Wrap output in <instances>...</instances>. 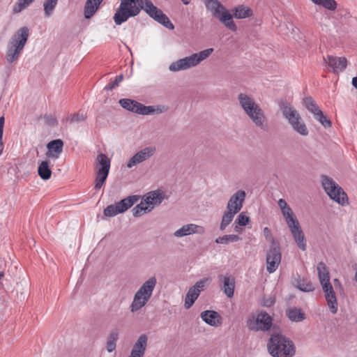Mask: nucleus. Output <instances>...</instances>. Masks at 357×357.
<instances>
[{
  "label": "nucleus",
  "instance_id": "obj_36",
  "mask_svg": "<svg viewBox=\"0 0 357 357\" xmlns=\"http://www.w3.org/2000/svg\"><path fill=\"white\" fill-rule=\"evenodd\" d=\"M118 337L119 332L117 330H114L109 333L106 346L108 352H112L115 350L116 346V342L118 340Z\"/></svg>",
  "mask_w": 357,
  "mask_h": 357
},
{
  "label": "nucleus",
  "instance_id": "obj_15",
  "mask_svg": "<svg viewBox=\"0 0 357 357\" xmlns=\"http://www.w3.org/2000/svg\"><path fill=\"white\" fill-rule=\"evenodd\" d=\"M281 261V253L279 248H273L266 255V269L269 273H274Z\"/></svg>",
  "mask_w": 357,
  "mask_h": 357
},
{
  "label": "nucleus",
  "instance_id": "obj_19",
  "mask_svg": "<svg viewBox=\"0 0 357 357\" xmlns=\"http://www.w3.org/2000/svg\"><path fill=\"white\" fill-rule=\"evenodd\" d=\"M245 192L243 190H238L229 199L227 210L238 213L243 207V204L245 198Z\"/></svg>",
  "mask_w": 357,
  "mask_h": 357
},
{
  "label": "nucleus",
  "instance_id": "obj_32",
  "mask_svg": "<svg viewBox=\"0 0 357 357\" xmlns=\"http://www.w3.org/2000/svg\"><path fill=\"white\" fill-rule=\"evenodd\" d=\"M100 5L91 0H86L84 8V17L91 19L98 10Z\"/></svg>",
  "mask_w": 357,
  "mask_h": 357
},
{
  "label": "nucleus",
  "instance_id": "obj_1",
  "mask_svg": "<svg viewBox=\"0 0 357 357\" xmlns=\"http://www.w3.org/2000/svg\"><path fill=\"white\" fill-rule=\"evenodd\" d=\"M240 105L256 126L266 130L267 125L263 110L254 99L245 93H240L238 97Z\"/></svg>",
  "mask_w": 357,
  "mask_h": 357
},
{
  "label": "nucleus",
  "instance_id": "obj_34",
  "mask_svg": "<svg viewBox=\"0 0 357 357\" xmlns=\"http://www.w3.org/2000/svg\"><path fill=\"white\" fill-rule=\"evenodd\" d=\"M288 318L295 322H300L305 319V314L300 308L292 307L287 311Z\"/></svg>",
  "mask_w": 357,
  "mask_h": 357
},
{
  "label": "nucleus",
  "instance_id": "obj_49",
  "mask_svg": "<svg viewBox=\"0 0 357 357\" xmlns=\"http://www.w3.org/2000/svg\"><path fill=\"white\" fill-rule=\"evenodd\" d=\"M263 233L267 240H270L272 238L271 231L268 227L264 228Z\"/></svg>",
  "mask_w": 357,
  "mask_h": 357
},
{
  "label": "nucleus",
  "instance_id": "obj_18",
  "mask_svg": "<svg viewBox=\"0 0 357 357\" xmlns=\"http://www.w3.org/2000/svg\"><path fill=\"white\" fill-rule=\"evenodd\" d=\"M288 227L297 246L303 251L306 250L307 245L305 235L298 221L288 225Z\"/></svg>",
  "mask_w": 357,
  "mask_h": 357
},
{
  "label": "nucleus",
  "instance_id": "obj_4",
  "mask_svg": "<svg viewBox=\"0 0 357 357\" xmlns=\"http://www.w3.org/2000/svg\"><path fill=\"white\" fill-rule=\"evenodd\" d=\"M213 52V48H208L180 59L172 62L169 66V70L172 72H178L195 67L209 57Z\"/></svg>",
  "mask_w": 357,
  "mask_h": 357
},
{
  "label": "nucleus",
  "instance_id": "obj_5",
  "mask_svg": "<svg viewBox=\"0 0 357 357\" xmlns=\"http://www.w3.org/2000/svg\"><path fill=\"white\" fill-rule=\"evenodd\" d=\"M157 279L155 276L146 280L134 295L133 301L130 305V311L135 312L142 309L150 300L153 291L156 286Z\"/></svg>",
  "mask_w": 357,
  "mask_h": 357
},
{
  "label": "nucleus",
  "instance_id": "obj_44",
  "mask_svg": "<svg viewBox=\"0 0 357 357\" xmlns=\"http://www.w3.org/2000/svg\"><path fill=\"white\" fill-rule=\"evenodd\" d=\"M314 117L325 128H329L331 126V121L327 119L321 110L318 113H316Z\"/></svg>",
  "mask_w": 357,
  "mask_h": 357
},
{
  "label": "nucleus",
  "instance_id": "obj_37",
  "mask_svg": "<svg viewBox=\"0 0 357 357\" xmlns=\"http://www.w3.org/2000/svg\"><path fill=\"white\" fill-rule=\"evenodd\" d=\"M303 102L305 108L314 116L316 113L321 111L315 101L311 97H305Z\"/></svg>",
  "mask_w": 357,
  "mask_h": 357
},
{
  "label": "nucleus",
  "instance_id": "obj_7",
  "mask_svg": "<svg viewBox=\"0 0 357 357\" xmlns=\"http://www.w3.org/2000/svg\"><path fill=\"white\" fill-rule=\"evenodd\" d=\"M283 116L287 120L293 130L302 136L308 135V129L298 111L289 103L280 105Z\"/></svg>",
  "mask_w": 357,
  "mask_h": 357
},
{
  "label": "nucleus",
  "instance_id": "obj_51",
  "mask_svg": "<svg viewBox=\"0 0 357 357\" xmlns=\"http://www.w3.org/2000/svg\"><path fill=\"white\" fill-rule=\"evenodd\" d=\"M275 303V300L272 298H269L264 301L263 305L266 307H271Z\"/></svg>",
  "mask_w": 357,
  "mask_h": 357
},
{
  "label": "nucleus",
  "instance_id": "obj_21",
  "mask_svg": "<svg viewBox=\"0 0 357 357\" xmlns=\"http://www.w3.org/2000/svg\"><path fill=\"white\" fill-rule=\"evenodd\" d=\"M321 287L330 311L333 314H336L337 311V302L335 293L331 283L322 285Z\"/></svg>",
  "mask_w": 357,
  "mask_h": 357
},
{
  "label": "nucleus",
  "instance_id": "obj_50",
  "mask_svg": "<svg viewBox=\"0 0 357 357\" xmlns=\"http://www.w3.org/2000/svg\"><path fill=\"white\" fill-rule=\"evenodd\" d=\"M104 184L105 183L103 181L98 180L97 178H96L94 186L96 190L100 189L104 185Z\"/></svg>",
  "mask_w": 357,
  "mask_h": 357
},
{
  "label": "nucleus",
  "instance_id": "obj_42",
  "mask_svg": "<svg viewBox=\"0 0 357 357\" xmlns=\"http://www.w3.org/2000/svg\"><path fill=\"white\" fill-rule=\"evenodd\" d=\"M35 0H18L13 6V12L18 13L29 7Z\"/></svg>",
  "mask_w": 357,
  "mask_h": 357
},
{
  "label": "nucleus",
  "instance_id": "obj_47",
  "mask_svg": "<svg viewBox=\"0 0 357 357\" xmlns=\"http://www.w3.org/2000/svg\"><path fill=\"white\" fill-rule=\"evenodd\" d=\"M104 215L107 217H114L119 214L114 204L107 206L104 209Z\"/></svg>",
  "mask_w": 357,
  "mask_h": 357
},
{
  "label": "nucleus",
  "instance_id": "obj_2",
  "mask_svg": "<svg viewBox=\"0 0 357 357\" xmlns=\"http://www.w3.org/2000/svg\"><path fill=\"white\" fill-rule=\"evenodd\" d=\"M267 347L269 354L273 357H292L295 354L293 342L279 333L271 335Z\"/></svg>",
  "mask_w": 357,
  "mask_h": 357
},
{
  "label": "nucleus",
  "instance_id": "obj_38",
  "mask_svg": "<svg viewBox=\"0 0 357 357\" xmlns=\"http://www.w3.org/2000/svg\"><path fill=\"white\" fill-rule=\"evenodd\" d=\"M236 214V213H234L233 211H230L229 210H227V211L224 213L220 225V229L221 231H224L226 227L231 222Z\"/></svg>",
  "mask_w": 357,
  "mask_h": 357
},
{
  "label": "nucleus",
  "instance_id": "obj_54",
  "mask_svg": "<svg viewBox=\"0 0 357 357\" xmlns=\"http://www.w3.org/2000/svg\"><path fill=\"white\" fill-rule=\"evenodd\" d=\"M238 224H234V230L236 232H241L242 231V229L240 227Z\"/></svg>",
  "mask_w": 357,
  "mask_h": 357
},
{
  "label": "nucleus",
  "instance_id": "obj_31",
  "mask_svg": "<svg viewBox=\"0 0 357 357\" xmlns=\"http://www.w3.org/2000/svg\"><path fill=\"white\" fill-rule=\"evenodd\" d=\"M98 164L97 170L100 172H109L110 169V160L104 153H100L96 158Z\"/></svg>",
  "mask_w": 357,
  "mask_h": 357
},
{
  "label": "nucleus",
  "instance_id": "obj_56",
  "mask_svg": "<svg viewBox=\"0 0 357 357\" xmlns=\"http://www.w3.org/2000/svg\"><path fill=\"white\" fill-rule=\"evenodd\" d=\"M181 1H182V2L183 3V4H185V5H188V4H189V3H190V1H191V0H181Z\"/></svg>",
  "mask_w": 357,
  "mask_h": 357
},
{
  "label": "nucleus",
  "instance_id": "obj_3",
  "mask_svg": "<svg viewBox=\"0 0 357 357\" xmlns=\"http://www.w3.org/2000/svg\"><path fill=\"white\" fill-rule=\"evenodd\" d=\"M29 36V29L23 26L18 29L10 39L6 53V59L9 63L17 61L22 52Z\"/></svg>",
  "mask_w": 357,
  "mask_h": 357
},
{
  "label": "nucleus",
  "instance_id": "obj_43",
  "mask_svg": "<svg viewBox=\"0 0 357 357\" xmlns=\"http://www.w3.org/2000/svg\"><path fill=\"white\" fill-rule=\"evenodd\" d=\"M123 74L116 76L113 81L109 82L105 86L104 90H106V91L113 90L114 89H115L119 86V84L123 81Z\"/></svg>",
  "mask_w": 357,
  "mask_h": 357
},
{
  "label": "nucleus",
  "instance_id": "obj_41",
  "mask_svg": "<svg viewBox=\"0 0 357 357\" xmlns=\"http://www.w3.org/2000/svg\"><path fill=\"white\" fill-rule=\"evenodd\" d=\"M314 4L321 6L329 10H335L337 3L335 0H311Z\"/></svg>",
  "mask_w": 357,
  "mask_h": 357
},
{
  "label": "nucleus",
  "instance_id": "obj_45",
  "mask_svg": "<svg viewBox=\"0 0 357 357\" xmlns=\"http://www.w3.org/2000/svg\"><path fill=\"white\" fill-rule=\"evenodd\" d=\"M86 119L85 114L83 113H77L66 117V120L69 121L70 123H79Z\"/></svg>",
  "mask_w": 357,
  "mask_h": 357
},
{
  "label": "nucleus",
  "instance_id": "obj_10",
  "mask_svg": "<svg viewBox=\"0 0 357 357\" xmlns=\"http://www.w3.org/2000/svg\"><path fill=\"white\" fill-rule=\"evenodd\" d=\"M321 184L325 192L331 199L342 205L347 202V194L331 178L327 176H322Z\"/></svg>",
  "mask_w": 357,
  "mask_h": 357
},
{
  "label": "nucleus",
  "instance_id": "obj_13",
  "mask_svg": "<svg viewBox=\"0 0 357 357\" xmlns=\"http://www.w3.org/2000/svg\"><path fill=\"white\" fill-rule=\"evenodd\" d=\"M248 325L250 330L266 331L272 326V318L267 312L261 311L257 314L255 321H249Z\"/></svg>",
  "mask_w": 357,
  "mask_h": 357
},
{
  "label": "nucleus",
  "instance_id": "obj_8",
  "mask_svg": "<svg viewBox=\"0 0 357 357\" xmlns=\"http://www.w3.org/2000/svg\"><path fill=\"white\" fill-rule=\"evenodd\" d=\"M138 0H121L120 5L117 8L113 19L116 25H121L126 22L130 17L137 15L142 6H137Z\"/></svg>",
  "mask_w": 357,
  "mask_h": 357
},
{
  "label": "nucleus",
  "instance_id": "obj_23",
  "mask_svg": "<svg viewBox=\"0 0 357 357\" xmlns=\"http://www.w3.org/2000/svg\"><path fill=\"white\" fill-rule=\"evenodd\" d=\"M200 317L207 324L217 327L222 324V317L218 312L214 310L203 311Z\"/></svg>",
  "mask_w": 357,
  "mask_h": 357
},
{
  "label": "nucleus",
  "instance_id": "obj_35",
  "mask_svg": "<svg viewBox=\"0 0 357 357\" xmlns=\"http://www.w3.org/2000/svg\"><path fill=\"white\" fill-rule=\"evenodd\" d=\"M38 173L40 177L43 180H47L51 177L52 171L50 168L48 161L44 160L41 162L38 168Z\"/></svg>",
  "mask_w": 357,
  "mask_h": 357
},
{
  "label": "nucleus",
  "instance_id": "obj_27",
  "mask_svg": "<svg viewBox=\"0 0 357 357\" xmlns=\"http://www.w3.org/2000/svg\"><path fill=\"white\" fill-rule=\"evenodd\" d=\"M278 204L281 209L284 218H285L287 225L298 222V220L294 217L291 208L287 205L284 199H280Z\"/></svg>",
  "mask_w": 357,
  "mask_h": 357
},
{
  "label": "nucleus",
  "instance_id": "obj_52",
  "mask_svg": "<svg viewBox=\"0 0 357 357\" xmlns=\"http://www.w3.org/2000/svg\"><path fill=\"white\" fill-rule=\"evenodd\" d=\"M4 123H5V118H4V116H2L0 117V135H3Z\"/></svg>",
  "mask_w": 357,
  "mask_h": 357
},
{
  "label": "nucleus",
  "instance_id": "obj_48",
  "mask_svg": "<svg viewBox=\"0 0 357 357\" xmlns=\"http://www.w3.org/2000/svg\"><path fill=\"white\" fill-rule=\"evenodd\" d=\"M108 174H109V172H100V171L97 170L96 178H97L98 180H100V181H103L104 183H105L107 178L108 176Z\"/></svg>",
  "mask_w": 357,
  "mask_h": 357
},
{
  "label": "nucleus",
  "instance_id": "obj_33",
  "mask_svg": "<svg viewBox=\"0 0 357 357\" xmlns=\"http://www.w3.org/2000/svg\"><path fill=\"white\" fill-rule=\"evenodd\" d=\"M153 209V207L149 206L143 199L140 204L133 208L132 212L134 217H139L145 213L151 212Z\"/></svg>",
  "mask_w": 357,
  "mask_h": 357
},
{
  "label": "nucleus",
  "instance_id": "obj_20",
  "mask_svg": "<svg viewBox=\"0 0 357 357\" xmlns=\"http://www.w3.org/2000/svg\"><path fill=\"white\" fill-rule=\"evenodd\" d=\"M326 64L333 69L335 73L343 71L347 66V60L345 57H337L328 55L324 57Z\"/></svg>",
  "mask_w": 357,
  "mask_h": 357
},
{
  "label": "nucleus",
  "instance_id": "obj_25",
  "mask_svg": "<svg viewBox=\"0 0 357 357\" xmlns=\"http://www.w3.org/2000/svg\"><path fill=\"white\" fill-rule=\"evenodd\" d=\"M219 280L222 283V289L224 294L228 297L231 298L234 294L235 280L230 275H219Z\"/></svg>",
  "mask_w": 357,
  "mask_h": 357
},
{
  "label": "nucleus",
  "instance_id": "obj_39",
  "mask_svg": "<svg viewBox=\"0 0 357 357\" xmlns=\"http://www.w3.org/2000/svg\"><path fill=\"white\" fill-rule=\"evenodd\" d=\"M241 240V238L236 234H229L220 236L215 239V243L218 244L227 245L229 243H234Z\"/></svg>",
  "mask_w": 357,
  "mask_h": 357
},
{
  "label": "nucleus",
  "instance_id": "obj_55",
  "mask_svg": "<svg viewBox=\"0 0 357 357\" xmlns=\"http://www.w3.org/2000/svg\"><path fill=\"white\" fill-rule=\"evenodd\" d=\"M352 84L357 89V77H353Z\"/></svg>",
  "mask_w": 357,
  "mask_h": 357
},
{
  "label": "nucleus",
  "instance_id": "obj_22",
  "mask_svg": "<svg viewBox=\"0 0 357 357\" xmlns=\"http://www.w3.org/2000/svg\"><path fill=\"white\" fill-rule=\"evenodd\" d=\"M63 142L61 139H57L50 142L47 145L46 156L49 158L57 159L63 152Z\"/></svg>",
  "mask_w": 357,
  "mask_h": 357
},
{
  "label": "nucleus",
  "instance_id": "obj_26",
  "mask_svg": "<svg viewBox=\"0 0 357 357\" xmlns=\"http://www.w3.org/2000/svg\"><path fill=\"white\" fill-rule=\"evenodd\" d=\"M139 199L140 196L139 195H130L115 203L114 205L117 212L119 214L126 211L136 204Z\"/></svg>",
  "mask_w": 357,
  "mask_h": 357
},
{
  "label": "nucleus",
  "instance_id": "obj_14",
  "mask_svg": "<svg viewBox=\"0 0 357 357\" xmlns=\"http://www.w3.org/2000/svg\"><path fill=\"white\" fill-rule=\"evenodd\" d=\"M155 152V148L154 146H147L137 153H136L128 161L127 163V167L128 168H132L134 166L139 164L148 158L153 155Z\"/></svg>",
  "mask_w": 357,
  "mask_h": 357
},
{
  "label": "nucleus",
  "instance_id": "obj_28",
  "mask_svg": "<svg viewBox=\"0 0 357 357\" xmlns=\"http://www.w3.org/2000/svg\"><path fill=\"white\" fill-rule=\"evenodd\" d=\"M293 284L297 289L303 292H310L314 289L312 283L308 279L301 278L299 275L294 280Z\"/></svg>",
  "mask_w": 357,
  "mask_h": 357
},
{
  "label": "nucleus",
  "instance_id": "obj_46",
  "mask_svg": "<svg viewBox=\"0 0 357 357\" xmlns=\"http://www.w3.org/2000/svg\"><path fill=\"white\" fill-rule=\"evenodd\" d=\"M249 221V217L244 212H242L236 218L234 224H238L239 226H246Z\"/></svg>",
  "mask_w": 357,
  "mask_h": 357
},
{
  "label": "nucleus",
  "instance_id": "obj_6",
  "mask_svg": "<svg viewBox=\"0 0 357 357\" xmlns=\"http://www.w3.org/2000/svg\"><path fill=\"white\" fill-rule=\"evenodd\" d=\"M206 9L213 17L218 19L224 25L231 31H236V25L232 20L233 15L218 0H204Z\"/></svg>",
  "mask_w": 357,
  "mask_h": 357
},
{
  "label": "nucleus",
  "instance_id": "obj_12",
  "mask_svg": "<svg viewBox=\"0 0 357 357\" xmlns=\"http://www.w3.org/2000/svg\"><path fill=\"white\" fill-rule=\"evenodd\" d=\"M209 281L210 279L208 278H203L189 288L185 298V307L186 309H189L192 307L199 297L200 292L204 290Z\"/></svg>",
  "mask_w": 357,
  "mask_h": 357
},
{
  "label": "nucleus",
  "instance_id": "obj_24",
  "mask_svg": "<svg viewBox=\"0 0 357 357\" xmlns=\"http://www.w3.org/2000/svg\"><path fill=\"white\" fill-rule=\"evenodd\" d=\"M166 198L165 192L160 190L151 191L144 197V202L153 208L162 203Z\"/></svg>",
  "mask_w": 357,
  "mask_h": 357
},
{
  "label": "nucleus",
  "instance_id": "obj_16",
  "mask_svg": "<svg viewBox=\"0 0 357 357\" xmlns=\"http://www.w3.org/2000/svg\"><path fill=\"white\" fill-rule=\"evenodd\" d=\"M205 229L201 225L190 223L183 225L182 227L176 230L174 236L177 238H182L191 234H204Z\"/></svg>",
  "mask_w": 357,
  "mask_h": 357
},
{
  "label": "nucleus",
  "instance_id": "obj_30",
  "mask_svg": "<svg viewBox=\"0 0 357 357\" xmlns=\"http://www.w3.org/2000/svg\"><path fill=\"white\" fill-rule=\"evenodd\" d=\"M234 12L233 17L236 19H244L252 15V10L248 6L239 5L233 10Z\"/></svg>",
  "mask_w": 357,
  "mask_h": 357
},
{
  "label": "nucleus",
  "instance_id": "obj_58",
  "mask_svg": "<svg viewBox=\"0 0 357 357\" xmlns=\"http://www.w3.org/2000/svg\"><path fill=\"white\" fill-rule=\"evenodd\" d=\"M355 279H356V280L357 282V272L356 273V275H355Z\"/></svg>",
  "mask_w": 357,
  "mask_h": 357
},
{
  "label": "nucleus",
  "instance_id": "obj_11",
  "mask_svg": "<svg viewBox=\"0 0 357 357\" xmlns=\"http://www.w3.org/2000/svg\"><path fill=\"white\" fill-rule=\"evenodd\" d=\"M144 10L153 20L163 25L165 27L173 30L174 24L170 22L169 17L163 12L153 5L150 0H146Z\"/></svg>",
  "mask_w": 357,
  "mask_h": 357
},
{
  "label": "nucleus",
  "instance_id": "obj_9",
  "mask_svg": "<svg viewBox=\"0 0 357 357\" xmlns=\"http://www.w3.org/2000/svg\"><path fill=\"white\" fill-rule=\"evenodd\" d=\"M119 104L123 108L142 115L161 114L165 111L163 106H146L136 100L128 98L121 99Z\"/></svg>",
  "mask_w": 357,
  "mask_h": 357
},
{
  "label": "nucleus",
  "instance_id": "obj_40",
  "mask_svg": "<svg viewBox=\"0 0 357 357\" xmlns=\"http://www.w3.org/2000/svg\"><path fill=\"white\" fill-rule=\"evenodd\" d=\"M58 3V0H45L43 3L44 15L46 17H50Z\"/></svg>",
  "mask_w": 357,
  "mask_h": 357
},
{
  "label": "nucleus",
  "instance_id": "obj_57",
  "mask_svg": "<svg viewBox=\"0 0 357 357\" xmlns=\"http://www.w3.org/2000/svg\"><path fill=\"white\" fill-rule=\"evenodd\" d=\"M4 276V273L2 271H0V280Z\"/></svg>",
  "mask_w": 357,
  "mask_h": 357
},
{
  "label": "nucleus",
  "instance_id": "obj_29",
  "mask_svg": "<svg viewBox=\"0 0 357 357\" xmlns=\"http://www.w3.org/2000/svg\"><path fill=\"white\" fill-rule=\"evenodd\" d=\"M317 270L321 286L331 283L329 272L324 262L321 261L317 264Z\"/></svg>",
  "mask_w": 357,
  "mask_h": 357
},
{
  "label": "nucleus",
  "instance_id": "obj_17",
  "mask_svg": "<svg viewBox=\"0 0 357 357\" xmlns=\"http://www.w3.org/2000/svg\"><path fill=\"white\" fill-rule=\"evenodd\" d=\"M148 345V337L140 335L134 343L128 357H144Z\"/></svg>",
  "mask_w": 357,
  "mask_h": 357
},
{
  "label": "nucleus",
  "instance_id": "obj_53",
  "mask_svg": "<svg viewBox=\"0 0 357 357\" xmlns=\"http://www.w3.org/2000/svg\"><path fill=\"white\" fill-rule=\"evenodd\" d=\"M3 149V135H0V155H1Z\"/></svg>",
  "mask_w": 357,
  "mask_h": 357
}]
</instances>
